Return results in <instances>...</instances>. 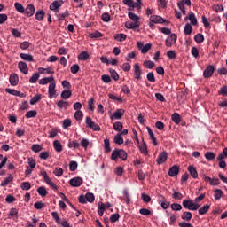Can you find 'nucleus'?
Wrapping results in <instances>:
<instances>
[{
    "label": "nucleus",
    "mask_w": 227,
    "mask_h": 227,
    "mask_svg": "<svg viewBox=\"0 0 227 227\" xmlns=\"http://www.w3.org/2000/svg\"><path fill=\"white\" fill-rule=\"evenodd\" d=\"M180 173V168L177 165L172 166L168 170V176L172 178Z\"/></svg>",
    "instance_id": "obj_13"
},
{
    "label": "nucleus",
    "mask_w": 227,
    "mask_h": 227,
    "mask_svg": "<svg viewBox=\"0 0 227 227\" xmlns=\"http://www.w3.org/2000/svg\"><path fill=\"white\" fill-rule=\"evenodd\" d=\"M137 47L141 51L142 54H146L152 49V43H146L145 45L142 42H137Z\"/></svg>",
    "instance_id": "obj_6"
},
{
    "label": "nucleus",
    "mask_w": 227,
    "mask_h": 227,
    "mask_svg": "<svg viewBox=\"0 0 227 227\" xmlns=\"http://www.w3.org/2000/svg\"><path fill=\"white\" fill-rule=\"evenodd\" d=\"M150 21L153 22L154 24H164V22H166V20L159 15H152L150 16Z\"/></svg>",
    "instance_id": "obj_12"
},
{
    "label": "nucleus",
    "mask_w": 227,
    "mask_h": 227,
    "mask_svg": "<svg viewBox=\"0 0 227 227\" xmlns=\"http://www.w3.org/2000/svg\"><path fill=\"white\" fill-rule=\"evenodd\" d=\"M37 112L35 110H30L28 112H27V114H25L26 118H35V116H36Z\"/></svg>",
    "instance_id": "obj_56"
},
{
    "label": "nucleus",
    "mask_w": 227,
    "mask_h": 227,
    "mask_svg": "<svg viewBox=\"0 0 227 227\" xmlns=\"http://www.w3.org/2000/svg\"><path fill=\"white\" fill-rule=\"evenodd\" d=\"M208 210H210V205L208 204H206L202 207L198 208V212L200 215H205V214H207Z\"/></svg>",
    "instance_id": "obj_20"
},
{
    "label": "nucleus",
    "mask_w": 227,
    "mask_h": 227,
    "mask_svg": "<svg viewBox=\"0 0 227 227\" xmlns=\"http://www.w3.org/2000/svg\"><path fill=\"white\" fill-rule=\"evenodd\" d=\"M101 19L103 22H109L111 20V15H109L107 12H105L101 15Z\"/></svg>",
    "instance_id": "obj_61"
},
{
    "label": "nucleus",
    "mask_w": 227,
    "mask_h": 227,
    "mask_svg": "<svg viewBox=\"0 0 227 227\" xmlns=\"http://www.w3.org/2000/svg\"><path fill=\"white\" fill-rule=\"evenodd\" d=\"M219 95H223V97H227V86H222L218 90Z\"/></svg>",
    "instance_id": "obj_54"
},
{
    "label": "nucleus",
    "mask_w": 227,
    "mask_h": 227,
    "mask_svg": "<svg viewBox=\"0 0 227 227\" xmlns=\"http://www.w3.org/2000/svg\"><path fill=\"white\" fill-rule=\"evenodd\" d=\"M22 191H29L31 189V184L29 182H23L20 184Z\"/></svg>",
    "instance_id": "obj_47"
},
{
    "label": "nucleus",
    "mask_w": 227,
    "mask_h": 227,
    "mask_svg": "<svg viewBox=\"0 0 227 227\" xmlns=\"http://www.w3.org/2000/svg\"><path fill=\"white\" fill-rule=\"evenodd\" d=\"M168 160V153L166 151L161 152L156 160V162L158 166H160V164H164Z\"/></svg>",
    "instance_id": "obj_8"
},
{
    "label": "nucleus",
    "mask_w": 227,
    "mask_h": 227,
    "mask_svg": "<svg viewBox=\"0 0 227 227\" xmlns=\"http://www.w3.org/2000/svg\"><path fill=\"white\" fill-rule=\"evenodd\" d=\"M37 192H38L39 196H42L43 198H44V196L46 194H48L47 190L43 186L39 187L37 189Z\"/></svg>",
    "instance_id": "obj_49"
},
{
    "label": "nucleus",
    "mask_w": 227,
    "mask_h": 227,
    "mask_svg": "<svg viewBox=\"0 0 227 227\" xmlns=\"http://www.w3.org/2000/svg\"><path fill=\"white\" fill-rule=\"evenodd\" d=\"M53 147L55 149V152H63V146L61 145V143L59 140H55L53 142Z\"/></svg>",
    "instance_id": "obj_31"
},
{
    "label": "nucleus",
    "mask_w": 227,
    "mask_h": 227,
    "mask_svg": "<svg viewBox=\"0 0 227 227\" xmlns=\"http://www.w3.org/2000/svg\"><path fill=\"white\" fill-rule=\"evenodd\" d=\"M82 183L83 181L81 177H74L69 180V185H71V187H81Z\"/></svg>",
    "instance_id": "obj_9"
},
{
    "label": "nucleus",
    "mask_w": 227,
    "mask_h": 227,
    "mask_svg": "<svg viewBox=\"0 0 227 227\" xmlns=\"http://www.w3.org/2000/svg\"><path fill=\"white\" fill-rule=\"evenodd\" d=\"M128 17H129V19L133 20V22L139 23V16L136 15L134 12H129Z\"/></svg>",
    "instance_id": "obj_45"
},
{
    "label": "nucleus",
    "mask_w": 227,
    "mask_h": 227,
    "mask_svg": "<svg viewBox=\"0 0 227 227\" xmlns=\"http://www.w3.org/2000/svg\"><path fill=\"white\" fill-rule=\"evenodd\" d=\"M222 196H223V190L215 189L214 191V198H215V200H221Z\"/></svg>",
    "instance_id": "obj_44"
},
{
    "label": "nucleus",
    "mask_w": 227,
    "mask_h": 227,
    "mask_svg": "<svg viewBox=\"0 0 227 227\" xmlns=\"http://www.w3.org/2000/svg\"><path fill=\"white\" fill-rule=\"evenodd\" d=\"M119 220H120V214H113V215H111V216H110L111 223H116Z\"/></svg>",
    "instance_id": "obj_63"
},
{
    "label": "nucleus",
    "mask_w": 227,
    "mask_h": 227,
    "mask_svg": "<svg viewBox=\"0 0 227 227\" xmlns=\"http://www.w3.org/2000/svg\"><path fill=\"white\" fill-rule=\"evenodd\" d=\"M188 171L192 176V178H198V171L193 166H189L188 167Z\"/></svg>",
    "instance_id": "obj_25"
},
{
    "label": "nucleus",
    "mask_w": 227,
    "mask_h": 227,
    "mask_svg": "<svg viewBox=\"0 0 227 227\" xmlns=\"http://www.w3.org/2000/svg\"><path fill=\"white\" fill-rule=\"evenodd\" d=\"M134 77L137 81H141L143 75V69H141V66L139 64H135L133 66Z\"/></svg>",
    "instance_id": "obj_5"
},
{
    "label": "nucleus",
    "mask_w": 227,
    "mask_h": 227,
    "mask_svg": "<svg viewBox=\"0 0 227 227\" xmlns=\"http://www.w3.org/2000/svg\"><path fill=\"white\" fill-rule=\"evenodd\" d=\"M184 20H190L192 26H196V24H198V20L193 12L190 13L189 16H186Z\"/></svg>",
    "instance_id": "obj_17"
},
{
    "label": "nucleus",
    "mask_w": 227,
    "mask_h": 227,
    "mask_svg": "<svg viewBox=\"0 0 227 227\" xmlns=\"http://www.w3.org/2000/svg\"><path fill=\"white\" fill-rule=\"evenodd\" d=\"M61 98H63L64 100H67L68 98H70L72 97V91L70 90H64L62 91V93L60 94Z\"/></svg>",
    "instance_id": "obj_33"
},
{
    "label": "nucleus",
    "mask_w": 227,
    "mask_h": 227,
    "mask_svg": "<svg viewBox=\"0 0 227 227\" xmlns=\"http://www.w3.org/2000/svg\"><path fill=\"white\" fill-rule=\"evenodd\" d=\"M86 127L91 129L95 132H100V126L91 120V117L88 116L85 119Z\"/></svg>",
    "instance_id": "obj_3"
},
{
    "label": "nucleus",
    "mask_w": 227,
    "mask_h": 227,
    "mask_svg": "<svg viewBox=\"0 0 227 227\" xmlns=\"http://www.w3.org/2000/svg\"><path fill=\"white\" fill-rule=\"evenodd\" d=\"M11 86H17L19 84V75L15 73L12 74L9 78Z\"/></svg>",
    "instance_id": "obj_16"
},
{
    "label": "nucleus",
    "mask_w": 227,
    "mask_h": 227,
    "mask_svg": "<svg viewBox=\"0 0 227 227\" xmlns=\"http://www.w3.org/2000/svg\"><path fill=\"white\" fill-rule=\"evenodd\" d=\"M143 66L145 68H148L149 70H152V68H153V67H155V63H153V61H152V60H145L144 62Z\"/></svg>",
    "instance_id": "obj_41"
},
{
    "label": "nucleus",
    "mask_w": 227,
    "mask_h": 227,
    "mask_svg": "<svg viewBox=\"0 0 227 227\" xmlns=\"http://www.w3.org/2000/svg\"><path fill=\"white\" fill-rule=\"evenodd\" d=\"M123 114H125V110L118 109L114 113V118L115 120H121Z\"/></svg>",
    "instance_id": "obj_21"
},
{
    "label": "nucleus",
    "mask_w": 227,
    "mask_h": 227,
    "mask_svg": "<svg viewBox=\"0 0 227 227\" xmlns=\"http://www.w3.org/2000/svg\"><path fill=\"white\" fill-rule=\"evenodd\" d=\"M32 152L38 153V152H42V147L38 144H34L31 147Z\"/></svg>",
    "instance_id": "obj_57"
},
{
    "label": "nucleus",
    "mask_w": 227,
    "mask_h": 227,
    "mask_svg": "<svg viewBox=\"0 0 227 227\" xmlns=\"http://www.w3.org/2000/svg\"><path fill=\"white\" fill-rule=\"evenodd\" d=\"M57 106L59 107V109H67L70 107V103L64 100H59L57 102Z\"/></svg>",
    "instance_id": "obj_19"
},
{
    "label": "nucleus",
    "mask_w": 227,
    "mask_h": 227,
    "mask_svg": "<svg viewBox=\"0 0 227 227\" xmlns=\"http://www.w3.org/2000/svg\"><path fill=\"white\" fill-rule=\"evenodd\" d=\"M215 68H214V66L209 65L206 67V69L203 72V77L204 79H210L212 75H214Z\"/></svg>",
    "instance_id": "obj_7"
},
{
    "label": "nucleus",
    "mask_w": 227,
    "mask_h": 227,
    "mask_svg": "<svg viewBox=\"0 0 227 227\" xmlns=\"http://www.w3.org/2000/svg\"><path fill=\"white\" fill-rule=\"evenodd\" d=\"M109 73L111 74L112 79H114V81H118V79H120V74H118V72H116V70L110 68Z\"/></svg>",
    "instance_id": "obj_36"
},
{
    "label": "nucleus",
    "mask_w": 227,
    "mask_h": 227,
    "mask_svg": "<svg viewBox=\"0 0 227 227\" xmlns=\"http://www.w3.org/2000/svg\"><path fill=\"white\" fill-rule=\"evenodd\" d=\"M114 130L116 132H121L123 130V124L121 121L114 122Z\"/></svg>",
    "instance_id": "obj_32"
},
{
    "label": "nucleus",
    "mask_w": 227,
    "mask_h": 227,
    "mask_svg": "<svg viewBox=\"0 0 227 227\" xmlns=\"http://www.w3.org/2000/svg\"><path fill=\"white\" fill-rule=\"evenodd\" d=\"M24 13L27 17H33V15H35V5H33V4H28L25 9Z\"/></svg>",
    "instance_id": "obj_14"
},
{
    "label": "nucleus",
    "mask_w": 227,
    "mask_h": 227,
    "mask_svg": "<svg viewBox=\"0 0 227 227\" xmlns=\"http://www.w3.org/2000/svg\"><path fill=\"white\" fill-rule=\"evenodd\" d=\"M40 79V74L38 73H35L29 79V82L31 84H35V82H36V81Z\"/></svg>",
    "instance_id": "obj_46"
},
{
    "label": "nucleus",
    "mask_w": 227,
    "mask_h": 227,
    "mask_svg": "<svg viewBox=\"0 0 227 227\" xmlns=\"http://www.w3.org/2000/svg\"><path fill=\"white\" fill-rule=\"evenodd\" d=\"M114 141L115 145H123V137H121V134L117 133L114 138Z\"/></svg>",
    "instance_id": "obj_34"
},
{
    "label": "nucleus",
    "mask_w": 227,
    "mask_h": 227,
    "mask_svg": "<svg viewBox=\"0 0 227 227\" xmlns=\"http://www.w3.org/2000/svg\"><path fill=\"white\" fill-rule=\"evenodd\" d=\"M11 182H13V176H12V174H9V176L1 182L0 186L6 187V185H8V184H10Z\"/></svg>",
    "instance_id": "obj_18"
},
{
    "label": "nucleus",
    "mask_w": 227,
    "mask_h": 227,
    "mask_svg": "<svg viewBox=\"0 0 227 227\" xmlns=\"http://www.w3.org/2000/svg\"><path fill=\"white\" fill-rule=\"evenodd\" d=\"M138 147H139L141 153H143L144 155L148 154V147L146 146V143L143 142V144L140 145Z\"/></svg>",
    "instance_id": "obj_37"
},
{
    "label": "nucleus",
    "mask_w": 227,
    "mask_h": 227,
    "mask_svg": "<svg viewBox=\"0 0 227 227\" xmlns=\"http://www.w3.org/2000/svg\"><path fill=\"white\" fill-rule=\"evenodd\" d=\"M84 117V114L82 113V111L81 110H77L74 113V118L77 121H81V120H82V118Z\"/></svg>",
    "instance_id": "obj_42"
},
{
    "label": "nucleus",
    "mask_w": 227,
    "mask_h": 227,
    "mask_svg": "<svg viewBox=\"0 0 227 227\" xmlns=\"http://www.w3.org/2000/svg\"><path fill=\"white\" fill-rule=\"evenodd\" d=\"M114 38L117 42H125L127 40V35H125V34H115L114 35Z\"/></svg>",
    "instance_id": "obj_24"
},
{
    "label": "nucleus",
    "mask_w": 227,
    "mask_h": 227,
    "mask_svg": "<svg viewBox=\"0 0 227 227\" xmlns=\"http://www.w3.org/2000/svg\"><path fill=\"white\" fill-rule=\"evenodd\" d=\"M89 58H90V54L88 53V51H82L78 55V59L80 61H86L87 59H89Z\"/></svg>",
    "instance_id": "obj_26"
},
{
    "label": "nucleus",
    "mask_w": 227,
    "mask_h": 227,
    "mask_svg": "<svg viewBox=\"0 0 227 227\" xmlns=\"http://www.w3.org/2000/svg\"><path fill=\"white\" fill-rule=\"evenodd\" d=\"M101 81H103L106 84H109V82H111V76H109L108 74H103L101 76Z\"/></svg>",
    "instance_id": "obj_64"
},
{
    "label": "nucleus",
    "mask_w": 227,
    "mask_h": 227,
    "mask_svg": "<svg viewBox=\"0 0 227 227\" xmlns=\"http://www.w3.org/2000/svg\"><path fill=\"white\" fill-rule=\"evenodd\" d=\"M5 93H9L10 95H14V97H18V95H20V91L15 90L13 89H5Z\"/></svg>",
    "instance_id": "obj_50"
},
{
    "label": "nucleus",
    "mask_w": 227,
    "mask_h": 227,
    "mask_svg": "<svg viewBox=\"0 0 227 227\" xmlns=\"http://www.w3.org/2000/svg\"><path fill=\"white\" fill-rule=\"evenodd\" d=\"M139 27V23L134 21V22H129V21H127L125 23V27L126 29H136V27Z\"/></svg>",
    "instance_id": "obj_23"
},
{
    "label": "nucleus",
    "mask_w": 227,
    "mask_h": 227,
    "mask_svg": "<svg viewBox=\"0 0 227 227\" xmlns=\"http://www.w3.org/2000/svg\"><path fill=\"white\" fill-rule=\"evenodd\" d=\"M147 130H148L149 137L153 141V145L154 146H157V138H155V135H153V131H152L150 128H147Z\"/></svg>",
    "instance_id": "obj_30"
},
{
    "label": "nucleus",
    "mask_w": 227,
    "mask_h": 227,
    "mask_svg": "<svg viewBox=\"0 0 227 227\" xmlns=\"http://www.w3.org/2000/svg\"><path fill=\"white\" fill-rule=\"evenodd\" d=\"M14 6L17 12H19L20 13H24L25 12L24 6H22L20 3H15Z\"/></svg>",
    "instance_id": "obj_59"
},
{
    "label": "nucleus",
    "mask_w": 227,
    "mask_h": 227,
    "mask_svg": "<svg viewBox=\"0 0 227 227\" xmlns=\"http://www.w3.org/2000/svg\"><path fill=\"white\" fill-rule=\"evenodd\" d=\"M176 40H178L176 34H170V35L165 41L166 47H173V45L176 43Z\"/></svg>",
    "instance_id": "obj_4"
},
{
    "label": "nucleus",
    "mask_w": 227,
    "mask_h": 227,
    "mask_svg": "<svg viewBox=\"0 0 227 227\" xmlns=\"http://www.w3.org/2000/svg\"><path fill=\"white\" fill-rule=\"evenodd\" d=\"M173 194H172V198L174 200H182V198H184V195L182 193H180L179 192H176L175 190H173Z\"/></svg>",
    "instance_id": "obj_53"
},
{
    "label": "nucleus",
    "mask_w": 227,
    "mask_h": 227,
    "mask_svg": "<svg viewBox=\"0 0 227 227\" xmlns=\"http://www.w3.org/2000/svg\"><path fill=\"white\" fill-rule=\"evenodd\" d=\"M69 15L70 12H68V10H66L63 13L58 14L57 17L59 20H65V19H67V17H68Z\"/></svg>",
    "instance_id": "obj_38"
},
{
    "label": "nucleus",
    "mask_w": 227,
    "mask_h": 227,
    "mask_svg": "<svg viewBox=\"0 0 227 227\" xmlns=\"http://www.w3.org/2000/svg\"><path fill=\"white\" fill-rule=\"evenodd\" d=\"M20 58H21V59H23L24 61H29V62L35 61V59H33L31 54L20 53Z\"/></svg>",
    "instance_id": "obj_22"
},
{
    "label": "nucleus",
    "mask_w": 227,
    "mask_h": 227,
    "mask_svg": "<svg viewBox=\"0 0 227 227\" xmlns=\"http://www.w3.org/2000/svg\"><path fill=\"white\" fill-rule=\"evenodd\" d=\"M111 159L116 162L118 159H121L122 160H127V152L123 149H114L112 152Z\"/></svg>",
    "instance_id": "obj_1"
},
{
    "label": "nucleus",
    "mask_w": 227,
    "mask_h": 227,
    "mask_svg": "<svg viewBox=\"0 0 227 227\" xmlns=\"http://www.w3.org/2000/svg\"><path fill=\"white\" fill-rule=\"evenodd\" d=\"M171 118L172 121H174V123H176V125H178V123H180L181 121L180 114L178 113H174Z\"/></svg>",
    "instance_id": "obj_39"
},
{
    "label": "nucleus",
    "mask_w": 227,
    "mask_h": 227,
    "mask_svg": "<svg viewBox=\"0 0 227 227\" xmlns=\"http://www.w3.org/2000/svg\"><path fill=\"white\" fill-rule=\"evenodd\" d=\"M77 166H78L77 161H70V163H69L70 171H76Z\"/></svg>",
    "instance_id": "obj_62"
},
{
    "label": "nucleus",
    "mask_w": 227,
    "mask_h": 227,
    "mask_svg": "<svg viewBox=\"0 0 227 227\" xmlns=\"http://www.w3.org/2000/svg\"><path fill=\"white\" fill-rule=\"evenodd\" d=\"M48 94H49V98H52V97L54 98L58 97V94H56V82L50 83L49 89H48Z\"/></svg>",
    "instance_id": "obj_11"
},
{
    "label": "nucleus",
    "mask_w": 227,
    "mask_h": 227,
    "mask_svg": "<svg viewBox=\"0 0 227 227\" xmlns=\"http://www.w3.org/2000/svg\"><path fill=\"white\" fill-rule=\"evenodd\" d=\"M45 17V12L43 10H39L35 13V19L36 20H43V18Z\"/></svg>",
    "instance_id": "obj_35"
},
{
    "label": "nucleus",
    "mask_w": 227,
    "mask_h": 227,
    "mask_svg": "<svg viewBox=\"0 0 227 227\" xmlns=\"http://www.w3.org/2000/svg\"><path fill=\"white\" fill-rule=\"evenodd\" d=\"M18 68L25 75H27V74H29V68L27 67V64L26 62L20 61L18 63Z\"/></svg>",
    "instance_id": "obj_10"
},
{
    "label": "nucleus",
    "mask_w": 227,
    "mask_h": 227,
    "mask_svg": "<svg viewBox=\"0 0 227 227\" xmlns=\"http://www.w3.org/2000/svg\"><path fill=\"white\" fill-rule=\"evenodd\" d=\"M191 52L193 58H200V51L198 50V48L194 46L192 47Z\"/></svg>",
    "instance_id": "obj_58"
},
{
    "label": "nucleus",
    "mask_w": 227,
    "mask_h": 227,
    "mask_svg": "<svg viewBox=\"0 0 227 227\" xmlns=\"http://www.w3.org/2000/svg\"><path fill=\"white\" fill-rule=\"evenodd\" d=\"M104 147H105V152L106 153H109L111 152V144L109 142V139L106 138L104 140Z\"/></svg>",
    "instance_id": "obj_40"
},
{
    "label": "nucleus",
    "mask_w": 227,
    "mask_h": 227,
    "mask_svg": "<svg viewBox=\"0 0 227 227\" xmlns=\"http://www.w3.org/2000/svg\"><path fill=\"white\" fill-rule=\"evenodd\" d=\"M146 79L147 81H149V82H155V74H153V72H149L146 74Z\"/></svg>",
    "instance_id": "obj_52"
},
{
    "label": "nucleus",
    "mask_w": 227,
    "mask_h": 227,
    "mask_svg": "<svg viewBox=\"0 0 227 227\" xmlns=\"http://www.w3.org/2000/svg\"><path fill=\"white\" fill-rule=\"evenodd\" d=\"M63 5V0H55L52 2V4H50V10L54 12L55 10H58V8H60V6Z\"/></svg>",
    "instance_id": "obj_15"
},
{
    "label": "nucleus",
    "mask_w": 227,
    "mask_h": 227,
    "mask_svg": "<svg viewBox=\"0 0 227 227\" xmlns=\"http://www.w3.org/2000/svg\"><path fill=\"white\" fill-rule=\"evenodd\" d=\"M181 218L184 221H191V219H192V213L189 212V211H185L183 213V215H181Z\"/></svg>",
    "instance_id": "obj_28"
},
{
    "label": "nucleus",
    "mask_w": 227,
    "mask_h": 227,
    "mask_svg": "<svg viewBox=\"0 0 227 227\" xmlns=\"http://www.w3.org/2000/svg\"><path fill=\"white\" fill-rule=\"evenodd\" d=\"M41 100H42V94H37L30 99V105L35 106V104H37V102H40Z\"/></svg>",
    "instance_id": "obj_27"
},
{
    "label": "nucleus",
    "mask_w": 227,
    "mask_h": 227,
    "mask_svg": "<svg viewBox=\"0 0 227 227\" xmlns=\"http://www.w3.org/2000/svg\"><path fill=\"white\" fill-rule=\"evenodd\" d=\"M205 159H207V160H214V159H215V153H212V152H207L204 154Z\"/></svg>",
    "instance_id": "obj_43"
},
{
    "label": "nucleus",
    "mask_w": 227,
    "mask_h": 227,
    "mask_svg": "<svg viewBox=\"0 0 227 227\" xmlns=\"http://www.w3.org/2000/svg\"><path fill=\"white\" fill-rule=\"evenodd\" d=\"M182 205L184 208H186L187 210L196 211L200 208V204L194 202L192 200H183Z\"/></svg>",
    "instance_id": "obj_2"
},
{
    "label": "nucleus",
    "mask_w": 227,
    "mask_h": 227,
    "mask_svg": "<svg viewBox=\"0 0 227 227\" xmlns=\"http://www.w3.org/2000/svg\"><path fill=\"white\" fill-rule=\"evenodd\" d=\"M192 33V26L191 24L187 23L184 26V35H191Z\"/></svg>",
    "instance_id": "obj_55"
},
{
    "label": "nucleus",
    "mask_w": 227,
    "mask_h": 227,
    "mask_svg": "<svg viewBox=\"0 0 227 227\" xmlns=\"http://www.w3.org/2000/svg\"><path fill=\"white\" fill-rule=\"evenodd\" d=\"M171 208L175 212H178V211L182 210V205H180L178 203H173V204H171Z\"/></svg>",
    "instance_id": "obj_60"
},
{
    "label": "nucleus",
    "mask_w": 227,
    "mask_h": 227,
    "mask_svg": "<svg viewBox=\"0 0 227 227\" xmlns=\"http://www.w3.org/2000/svg\"><path fill=\"white\" fill-rule=\"evenodd\" d=\"M194 40L197 43H202V42H204L205 40V36H203L202 34H197L195 36H194Z\"/></svg>",
    "instance_id": "obj_48"
},
{
    "label": "nucleus",
    "mask_w": 227,
    "mask_h": 227,
    "mask_svg": "<svg viewBox=\"0 0 227 227\" xmlns=\"http://www.w3.org/2000/svg\"><path fill=\"white\" fill-rule=\"evenodd\" d=\"M38 72L39 74H54V69H52V67H48V68L39 67Z\"/></svg>",
    "instance_id": "obj_29"
},
{
    "label": "nucleus",
    "mask_w": 227,
    "mask_h": 227,
    "mask_svg": "<svg viewBox=\"0 0 227 227\" xmlns=\"http://www.w3.org/2000/svg\"><path fill=\"white\" fill-rule=\"evenodd\" d=\"M51 217H53V219L57 224H61V220L59 219V215H58V212L53 211L51 213Z\"/></svg>",
    "instance_id": "obj_51"
}]
</instances>
